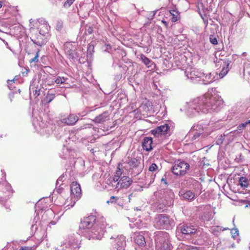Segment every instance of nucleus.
<instances>
[{"label":"nucleus","instance_id":"nucleus-1","mask_svg":"<svg viewBox=\"0 0 250 250\" xmlns=\"http://www.w3.org/2000/svg\"><path fill=\"white\" fill-rule=\"evenodd\" d=\"M223 103L221 98L217 96H213L210 93H206L197 99L198 109L203 113L208 112L209 110H216Z\"/></svg>","mask_w":250,"mask_h":250},{"label":"nucleus","instance_id":"nucleus-2","mask_svg":"<svg viewBox=\"0 0 250 250\" xmlns=\"http://www.w3.org/2000/svg\"><path fill=\"white\" fill-rule=\"evenodd\" d=\"M168 233L158 231L155 236L156 250H171L172 245L169 241Z\"/></svg>","mask_w":250,"mask_h":250},{"label":"nucleus","instance_id":"nucleus-3","mask_svg":"<svg viewBox=\"0 0 250 250\" xmlns=\"http://www.w3.org/2000/svg\"><path fill=\"white\" fill-rule=\"evenodd\" d=\"M71 198L66 200L64 205L67 207H73L77 201L81 197L82 190L80 185L76 182H73L70 185Z\"/></svg>","mask_w":250,"mask_h":250},{"label":"nucleus","instance_id":"nucleus-4","mask_svg":"<svg viewBox=\"0 0 250 250\" xmlns=\"http://www.w3.org/2000/svg\"><path fill=\"white\" fill-rule=\"evenodd\" d=\"M154 226L158 229H167L170 224L169 218L165 214H158L154 218Z\"/></svg>","mask_w":250,"mask_h":250},{"label":"nucleus","instance_id":"nucleus-5","mask_svg":"<svg viewBox=\"0 0 250 250\" xmlns=\"http://www.w3.org/2000/svg\"><path fill=\"white\" fill-rule=\"evenodd\" d=\"M189 167V165L188 164L184 161L178 160L174 162V166L172 168V172L176 175H185Z\"/></svg>","mask_w":250,"mask_h":250},{"label":"nucleus","instance_id":"nucleus-6","mask_svg":"<svg viewBox=\"0 0 250 250\" xmlns=\"http://www.w3.org/2000/svg\"><path fill=\"white\" fill-rule=\"evenodd\" d=\"M96 220V217L94 215H90L88 217H84L82 220L79 225V229H89L94 225Z\"/></svg>","mask_w":250,"mask_h":250},{"label":"nucleus","instance_id":"nucleus-7","mask_svg":"<svg viewBox=\"0 0 250 250\" xmlns=\"http://www.w3.org/2000/svg\"><path fill=\"white\" fill-rule=\"evenodd\" d=\"M169 129V127L168 125L167 124H165L151 130V133L154 136L158 137L160 135L167 134Z\"/></svg>","mask_w":250,"mask_h":250},{"label":"nucleus","instance_id":"nucleus-8","mask_svg":"<svg viewBox=\"0 0 250 250\" xmlns=\"http://www.w3.org/2000/svg\"><path fill=\"white\" fill-rule=\"evenodd\" d=\"M132 179L128 176H124L120 178L117 186H120L121 188H127L132 184Z\"/></svg>","mask_w":250,"mask_h":250},{"label":"nucleus","instance_id":"nucleus-9","mask_svg":"<svg viewBox=\"0 0 250 250\" xmlns=\"http://www.w3.org/2000/svg\"><path fill=\"white\" fill-rule=\"evenodd\" d=\"M78 120L79 117L78 116L74 114H70L67 117L62 119L61 121L68 125H73Z\"/></svg>","mask_w":250,"mask_h":250},{"label":"nucleus","instance_id":"nucleus-10","mask_svg":"<svg viewBox=\"0 0 250 250\" xmlns=\"http://www.w3.org/2000/svg\"><path fill=\"white\" fill-rule=\"evenodd\" d=\"M115 248L117 250H121L126 245L125 237L121 235L115 239Z\"/></svg>","mask_w":250,"mask_h":250},{"label":"nucleus","instance_id":"nucleus-11","mask_svg":"<svg viewBox=\"0 0 250 250\" xmlns=\"http://www.w3.org/2000/svg\"><path fill=\"white\" fill-rule=\"evenodd\" d=\"M196 231V229L191 225H184L181 227V232L185 235L194 234Z\"/></svg>","mask_w":250,"mask_h":250},{"label":"nucleus","instance_id":"nucleus-12","mask_svg":"<svg viewBox=\"0 0 250 250\" xmlns=\"http://www.w3.org/2000/svg\"><path fill=\"white\" fill-rule=\"evenodd\" d=\"M109 115L108 112L105 111L102 113L101 114L96 116L94 119L93 120V121L96 124H102L106 120H109Z\"/></svg>","mask_w":250,"mask_h":250},{"label":"nucleus","instance_id":"nucleus-13","mask_svg":"<svg viewBox=\"0 0 250 250\" xmlns=\"http://www.w3.org/2000/svg\"><path fill=\"white\" fill-rule=\"evenodd\" d=\"M152 139L151 137H145L142 142V147L144 150L149 151L152 149Z\"/></svg>","mask_w":250,"mask_h":250},{"label":"nucleus","instance_id":"nucleus-14","mask_svg":"<svg viewBox=\"0 0 250 250\" xmlns=\"http://www.w3.org/2000/svg\"><path fill=\"white\" fill-rule=\"evenodd\" d=\"M128 160L127 164L130 169L137 168L140 164V160L134 157H128Z\"/></svg>","mask_w":250,"mask_h":250},{"label":"nucleus","instance_id":"nucleus-15","mask_svg":"<svg viewBox=\"0 0 250 250\" xmlns=\"http://www.w3.org/2000/svg\"><path fill=\"white\" fill-rule=\"evenodd\" d=\"M213 81V78H212V76L211 73L204 72V76H202L201 80H199V82L201 83L204 84H208L210 83Z\"/></svg>","mask_w":250,"mask_h":250},{"label":"nucleus","instance_id":"nucleus-16","mask_svg":"<svg viewBox=\"0 0 250 250\" xmlns=\"http://www.w3.org/2000/svg\"><path fill=\"white\" fill-rule=\"evenodd\" d=\"M182 196L185 200L191 201L194 198L195 194L194 192L190 190H187L182 194Z\"/></svg>","mask_w":250,"mask_h":250},{"label":"nucleus","instance_id":"nucleus-17","mask_svg":"<svg viewBox=\"0 0 250 250\" xmlns=\"http://www.w3.org/2000/svg\"><path fill=\"white\" fill-rule=\"evenodd\" d=\"M239 184L241 187L244 188H247L249 186V182L246 177H241L239 179Z\"/></svg>","mask_w":250,"mask_h":250},{"label":"nucleus","instance_id":"nucleus-18","mask_svg":"<svg viewBox=\"0 0 250 250\" xmlns=\"http://www.w3.org/2000/svg\"><path fill=\"white\" fill-rule=\"evenodd\" d=\"M55 97V94L48 92L46 96L44 98L43 101L45 104H49L54 99Z\"/></svg>","mask_w":250,"mask_h":250},{"label":"nucleus","instance_id":"nucleus-19","mask_svg":"<svg viewBox=\"0 0 250 250\" xmlns=\"http://www.w3.org/2000/svg\"><path fill=\"white\" fill-rule=\"evenodd\" d=\"M140 59L146 65L150 66V64L152 62L145 55L141 54L140 55Z\"/></svg>","mask_w":250,"mask_h":250},{"label":"nucleus","instance_id":"nucleus-20","mask_svg":"<svg viewBox=\"0 0 250 250\" xmlns=\"http://www.w3.org/2000/svg\"><path fill=\"white\" fill-rule=\"evenodd\" d=\"M169 12L172 16L171 21L172 22H176L180 19V17L178 16V12L175 10H170Z\"/></svg>","mask_w":250,"mask_h":250},{"label":"nucleus","instance_id":"nucleus-21","mask_svg":"<svg viewBox=\"0 0 250 250\" xmlns=\"http://www.w3.org/2000/svg\"><path fill=\"white\" fill-rule=\"evenodd\" d=\"M135 241L136 243L140 246H143L145 244L144 237L142 235L137 236L135 238Z\"/></svg>","mask_w":250,"mask_h":250},{"label":"nucleus","instance_id":"nucleus-22","mask_svg":"<svg viewBox=\"0 0 250 250\" xmlns=\"http://www.w3.org/2000/svg\"><path fill=\"white\" fill-rule=\"evenodd\" d=\"M36 54L34 57L31 59L29 61V62L32 63H37L39 62V52H40V49H35Z\"/></svg>","mask_w":250,"mask_h":250},{"label":"nucleus","instance_id":"nucleus-23","mask_svg":"<svg viewBox=\"0 0 250 250\" xmlns=\"http://www.w3.org/2000/svg\"><path fill=\"white\" fill-rule=\"evenodd\" d=\"M229 63H227L226 64V67H224L221 72L219 74V76L220 77V78H223L224 77L228 72L229 71V68H228V66H229Z\"/></svg>","mask_w":250,"mask_h":250},{"label":"nucleus","instance_id":"nucleus-24","mask_svg":"<svg viewBox=\"0 0 250 250\" xmlns=\"http://www.w3.org/2000/svg\"><path fill=\"white\" fill-rule=\"evenodd\" d=\"M66 79H66L63 77H62L60 76H58L55 80V82L57 84H62L65 82Z\"/></svg>","mask_w":250,"mask_h":250},{"label":"nucleus","instance_id":"nucleus-25","mask_svg":"<svg viewBox=\"0 0 250 250\" xmlns=\"http://www.w3.org/2000/svg\"><path fill=\"white\" fill-rule=\"evenodd\" d=\"M93 32V28L90 26L86 25L85 26L84 35H87L91 34Z\"/></svg>","mask_w":250,"mask_h":250},{"label":"nucleus","instance_id":"nucleus-26","mask_svg":"<svg viewBox=\"0 0 250 250\" xmlns=\"http://www.w3.org/2000/svg\"><path fill=\"white\" fill-rule=\"evenodd\" d=\"M122 166L121 164H118V167L117 168V170L116 171V172L115 173V175H116V177H121L122 173H123V170H122L120 168V167Z\"/></svg>","mask_w":250,"mask_h":250},{"label":"nucleus","instance_id":"nucleus-27","mask_svg":"<svg viewBox=\"0 0 250 250\" xmlns=\"http://www.w3.org/2000/svg\"><path fill=\"white\" fill-rule=\"evenodd\" d=\"M119 200V197L117 196H112L109 200L106 201L108 204L116 203L117 201Z\"/></svg>","mask_w":250,"mask_h":250},{"label":"nucleus","instance_id":"nucleus-28","mask_svg":"<svg viewBox=\"0 0 250 250\" xmlns=\"http://www.w3.org/2000/svg\"><path fill=\"white\" fill-rule=\"evenodd\" d=\"M194 75L196 77L200 78L201 80L202 76H204V72L202 71V70H197L196 71H194Z\"/></svg>","mask_w":250,"mask_h":250},{"label":"nucleus","instance_id":"nucleus-29","mask_svg":"<svg viewBox=\"0 0 250 250\" xmlns=\"http://www.w3.org/2000/svg\"><path fill=\"white\" fill-rule=\"evenodd\" d=\"M231 234L233 239H235L239 235L238 230L236 229H233L231 230Z\"/></svg>","mask_w":250,"mask_h":250},{"label":"nucleus","instance_id":"nucleus-30","mask_svg":"<svg viewBox=\"0 0 250 250\" xmlns=\"http://www.w3.org/2000/svg\"><path fill=\"white\" fill-rule=\"evenodd\" d=\"M33 87H32L34 96L36 98L40 94V89L37 87H35V89Z\"/></svg>","mask_w":250,"mask_h":250},{"label":"nucleus","instance_id":"nucleus-31","mask_svg":"<svg viewBox=\"0 0 250 250\" xmlns=\"http://www.w3.org/2000/svg\"><path fill=\"white\" fill-rule=\"evenodd\" d=\"M75 0H66V1L64 3L63 6L65 8L69 7L72 3L74 2Z\"/></svg>","mask_w":250,"mask_h":250},{"label":"nucleus","instance_id":"nucleus-32","mask_svg":"<svg viewBox=\"0 0 250 250\" xmlns=\"http://www.w3.org/2000/svg\"><path fill=\"white\" fill-rule=\"evenodd\" d=\"M152 106V105L151 103L148 101H146V103L142 105L141 107L145 108V109L146 108L147 110H149V107H151Z\"/></svg>","mask_w":250,"mask_h":250},{"label":"nucleus","instance_id":"nucleus-33","mask_svg":"<svg viewBox=\"0 0 250 250\" xmlns=\"http://www.w3.org/2000/svg\"><path fill=\"white\" fill-rule=\"evenodd\" d=\"M209 41L210 42L214 45H216L218 44V40L217 38L213 36H210Z\"/></svg>","mask_w":250,"mask_h":250},{"label":"nucleus","instance_id":"nucleus-34","mask_svg":"<svg viewBox=\"0 0 250 250\" xmlns=\"http://www.w3.org/2000/svg\"><path fill=\"white\" fill-rule=\"evenodd\" d=\"M92 125L90 124H84L80 126V129H83L86 128H90L92 127Z\"/></svg>","mask_w":250,"mask_h":250},{"label":"nucleus","instance_id":"nucleus-35","mask_svg":"<svg viewBox=\"0 0 250 250\" xmlns=\"http://www.w3.org/2000/svg\"><path fill=\"white\" fill-rule=\"evenodd\" d=\"M158 167L156 164L153 163L149 167L148 170L149 171H154L157 169Z\"/></svg>","mask_w":250,"mask_h":250},{"label":"nucleus","instance_id":"nucleus-36","mask_svg":"<svg viewBox=\"0 0 250 250\" xmlns=\"http://www.w3.org/2000/svg\"><path fill=\"white\" fill-rule=\"evenodd\" d=\"M36 247H29V246H24L21 247L19 250H35Z\"/></svg>","mask_w":250,"mask_h":250},{"label":"nucleus","instance_id":"nucleus-37","mask_svg":"<svg viewBox=\"0 0 250 250\" xmlns=\"http://www.w3.org/2000/svg\"><path fill=\"white\" fill-rule=\"evenodd\" d=\"M247 125V123H246V122L244 123L241 124L237 126V129L239 130H243L246 126Z\"/></svg>","mask_w":250,"mask_h":250},{"label":"nucleus","instance_id":"nucleus-38","mask_svg":"<svg viewBox=\"0 0 250 250\" xmlns=\"http://www.w3.org/2000/svg\"><path fill=\"white\" fill-rule=\"evenodd\" d=\"M186 250H199L196 247L190 246L188 247Z\"/></svg>","mask_w":250,"mask_h":250},{"label":"nucleus","instance_id":"nucleus-39","mask_svg":"<svg viewBox=\"0 0 250 250\" xmlns=\"http://www.w3.org/2000/svg\"><path fill=\"white\" fill-rule=\"evenodd\" d=\"M16 94H15V93H12V94H11L10 95L11 102H12L13 99H15V98H16Z\"/></svg>","mask_w":250,"mask_h":250},{"label":"nucleus","instance_id":"nucleus-40","mask_svg":"<svg viewBox=\"0 0 250 250\" xmlns=\"http://www.w3.org/2000/svg\"><path fill=\"white\" fill-rule=\"evenodd\" d=\"M57 27L58 29H61L62 27V23L61 22H58L57 23Z\"/></svg>","mask_w":250,"mask_h":250},{"label":"nucleus","instance_id":"nucleus-41","mask_svg":"<svg viewBox=\"0 0 250 250\" xmlns=\"http://www.w3.org/2000/svg\"><path fill=\"white\" fill-rule=\"evenodd\" d=\"M120 177H116V175H114V177H113V181L114 182H117V181H119V180H120Z\"/></svg>","mask_w":250,"mask_h":250},{"label":"nucleus","instance_id":"nucleus-42","mask_svg":"<svg viewBox=\"0 0 250 250\" xmlns=\"http://www.w3.org/2000/svg\"><path fill=\"white\" fill-rule=\"evenodd\" d=\"M162 22L165 25L166 27L167 28L168 27V24H167V22L166 21L163 20V21H162Z\"/></svg>","mask_w":250,"mask_h":250},{"label":"nucleus","instance_id":"nucleus-43","mask_svg":"<svg viewBox=\"0 0 250 250\" xmlns=\"http://www.w3.org/2000/svg\"><path fill=\"white\" fill-rule=\"evenodd\" d=\"M14 82H15V80H14V79H13L12 80H8L7 83H8L10 84V83H11V82L14 83Z\"/></svg>","mask_w":250,"mask_h":250},{"label":"nucleus","instance_id":"nucleus-44","mask_svg":"<svg viewBox=\"0 0 250 250\" xmlns=\"http://www.w3.org/2000/svg\"><path fill=\"white\" fill-rule=\"evenodd\" d=\"M90 48H92V49H94V46H93V45H90L89 46V47H88V49H90Z\"/></svg>","mask_w":250,"mask_h":250},{"label":"nucleus","instance_id":"nucleus-45","mask_svg":"<svg viewBox=\"0 0 250 250\" xmlns=\"http://www.w3.org/2000/svg\"><path fill=\"white\" fill-rule=\"evenodd\" d=\"M246 123H247V125L250 124V120H249L248 121L246 122Z\"/></svg>","mask_w":250,"mask_h":250},{"label":"nucleus","instance_id":"nucleus-46","mask_svg":"<svg viewBox=\"0 0 250 250\" xmlns=\"http://www.w3.org/2000/svg\"><path fill=\"white\" fill-rule=\"evenodd\" d=\"M2 6V2L1 1H0V8H1Z\"/></svg>","mask_w":250,"mask_h":250}]
</instances>
